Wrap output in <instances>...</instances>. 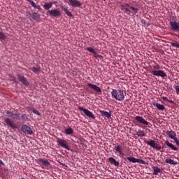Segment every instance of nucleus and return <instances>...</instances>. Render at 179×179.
Wrapping results in <instances>:
<instances>
[{
  "label": "nucleus",
  "instance_id": "obj_12",
  "mask_svg": "<svg viewBox=\"0 0 179 179\" xmlns=\"http://www.w3.org/2000/svg\"><path fill=\"white\" fill-rule=\"evenodd\" d=\"M122 10H124V13H127V15H131L132 14V12L131 10V6L128 3H125V5L122 4L121 5Z\"/></svg>",
  "mask_w": 179,
  "mask_h": 179
},
{
  "label": "nucleus",
  "instance_id": "obj_45",
  "mask_svg": "<svg viewBox=\"0 0 179 179\" xmlns=\"http://www.w3.org/2000/svg\"><path fill=\"white\" fill-rule=\"evenodd\" d=\"M168 103H170L171 104H174V101L169 99Z\"/></svg>",
  "mask_w": 179,
  "mask_h": 179
},
{
  "label": "nucleus",
  "instance_id": "obj_48",
  "mask_svg": "<svg viewBox=\"0 0 179 179\" xmlns=\"http://www.w3.org/2000/svg\"><path fill=\"white\" fill-rule=\"evenodd\" d=\"M59 163H60L61 166H65V167H67V166L65 165V164H62V163H61V162H59Z\"/></svg>",
  "mask_w": 179,
  "mask_h": 179
},
{
  "label": "nucleus",
  "instance_id": "obj_20",
  "mask_svg": "<svg viewBox=\"0 0 179 179\" xmlns=\"http://www.w3.org/2000/svg\"><path fill=\"white\" fill-rule=\"evenodd\" d=\"M27 1L31 3V6H33L34 9H38V10H41V7H40V6H37L36 3H34V1H33L32 0H27Z\"/></svg>",
  "mask_w": 179,
  "mask_h": 179
},
{
  "label": "nucleus",
  "instance_id": "obj_23",
  "mask_svg": "<svg viewBox=\"0 0 179 179\" xmlns=\"http://www.w3.org/2000/svg\"><path fill=\"white\" fill-rule=\"evenodd\" d=\"M66 135H72L73 134V129L71 127H69L64 129Z\"/></svg>",
  "mask_w": 179,
  "mask_h": 179
},
{
  "label": "nucleus",
  "instance_id": "obj_42",
  "mask_svg": "<svg viewBox=\"0 0 179 179\" xmlns=\"http://www.w3.org/2000/svg\"><path fill=\"white\" fill-rule=\"evenodd\" d=\"M162 100H164V101H169V99H167L166 96H162Z\"/></svg>",
  "mask_w": 179,
  "mask_h": 179
},
{
  "label": "nucleus",
  "instance_id": "obj_35",
  "mask_svg": "<svg viewBox=\"0 0 179 179\" xmlns=\"http://www.w3.org/2000/svg\"><path fill=\"white\" fill-rule=\"evenodd\" d=\"M20 120H22V121H27L29 120V117H27V115L26 114H20Z\"/></svg>",
  "mask_w": 179,
  "mask_h": 179
},
{
  "label": "nucleus",
  "instance_id": "obj_2",
  "mask_svg": "<svg viewBox=\"0 0 179 179\" xmlns=\"http://www.w3.org/2000/svg\"><path fill=\"white\" fill-rule=\"evenodd\" d=\"M152 69H154V71H151V73L154 75V76H159L160 78H162L165 79V78H167V74L162 70L160 69V65L157 64L155 66H153Z\"/></svg>",
  "mask_w": 179,
  "mask_h": 179
},
{
  "label": "nucleus",
  "instance_id": "obj_4",
  "mask_svg": "<svg viewBox=\"0 0 179 179\" xmlns=\"http://www.w3.org/2000/svg\"><path fill=\"white\" fill-rule=\"evenodd\" d=\"M78 110H80V111H83L85 115H87V117H88L89 118H92V120H96V116H94V115L93 114V113H92V111L82 106H79Z\"/></svg>",
  "mask_w": 179,
  "mask_h": 179
},
{
  "label": "nucleus",
  "instance_id": "obj_21",
  "mask_svg": "<svg viewBox=\"0 0 179 179\" xmlns=\"http://www.w3.org/2000/svg\"><path fill=\"white\" fill-rule=\"evenodd\" d=\"M29 111H32L34 114H36V115H41V113L37 110V109L33 108V107H28L27 108Z\"/></svg>",
  "mask_w": 179,
  "mask_h": 179
},
{
  "label": "nucleus",
  "instance_id": "obj_17",
  "mask_svg": "<svg viewBox=\"0 0 179 179\" xmlns=\"http://www.w3.org/2000/svg\"><path fill=\"white\" fill-rule=\"evenodd\" d=\"M108 162L111 164H114L115 167H120V162L115 160V158L114 157H110L108 158Z\"/></svg>",
  "mask_w": 179,
  "mask_h": 179
},
{
  "label": "nucleus",
  "instance_id": "obj_19",
  "mask_svg": "<svg viewBox=\"0 0 179 179\" xmlns=\"http://www.w3.org/2000/svg\"><path fill=\"white\" fill-rule=\"evenodd\" d=\"M165 145H166V146H169V148H171V149H172V150H178V148H177V147L174 146V145H173V143H169V141H166L165 142Z\"/></svg>",
  "mask_w": 179,
  "mask_h": 179
},
{
  "label": "nucleus",
  "instance_id": "obj_26",
  "mask_svg": "<svg viewBox=\"0 0 179 179\" xmlns=\"http://www.w3.org/2000/svg\"><path fill=\"white\" fill-rule=\"evenodd\" d=\"M43 8L44 9H45V10H48L49 9H50V8H52V3H45L43 5Z\"/></svg>",
  "mask_w": 179,
  "mask_h": 179
},
{
  "label": "nucleus",
  "instance_id": "obj_49",
  "mask_svg": "<svg viewBox=\"0 0 179 179\" xmlns=\"http://www.w3.org/2000/svg\"><path fill=\"white\" fill-rule=\"evenodd\" d=\"M145 24H147V26H150V23H149V22H145Z\"/></svg>",
  "mask_w": 179,
  "mask_h": 179
},
{
  "label": "nucleus",
  "instance_id": "obj_47",
  "mask_svg": "<svg viewBox=\"0 0 179 179\" xmlns=\"http://www.w3.org/2000/svg\"><path fill=\"white\" fill-rule=\"evenodd\" d=\"M50 3H52V5H55V3H57V1H50Z\"/></svg>",
  "mask_w": 179,
  "mask_h": 179
},
{
  "label": "nucleus",
  "instance_id": "obj_39",
  "mask_svg": "<svg viewBox=\"0 0 179 179\" xmlns=\"http://www.w3.org/2000/svg\"><path fill=\"white\" fill-rule=\"evenodd\" d=\"M14 113H15L14 112L9 111V110H7L6 112V115H8V117H10V118H13Z\"/></svg>",
  "mask_w": 179,
  "mask_h": 179
},
{
  "label": "nucleus",
  "instance_id": "obj_33",
  "mask_svg": "<svg viewBox=\"0 0 179 179\" xmlns=\"http://www.w3.org/2000/svg\"><path fill=\"white\" fill-rule=\"evenodd\" d=\"M130 9L132 12V15H134V13H135V14L138 13V10H139V9H138L137 8L134 7L132 6H130Z\"/></svg>",
  "mask_w": 179,
  "mask_h": 179
},
{
  "label": "nucleus",
  "instance_id": "obj_44",
  "mask_svg": "<svg viewBox=\"0 0 179 179\" xmlns=\"http://www.w3.org/2000/svg\"><path fill=\"white\" fill-rule=\"evenodd\" d=\"M141 22L143 24H146V20H145L144 19H142Z\"/></svg>",
  "mask_w": 179,
  "mask_h": 179
},
{
  "label": "nucleus",
  "instance_id": "obj_22",
  "mask_svg": "<svg viewBox=\"0 0 179 179\" xmlns=\"http://www.w3.org/2000/svg\"><path fill=\"white\" fill-rule=\"evenodd\" d=\"M165 162H166V163H168V164H173V166L178 164V162H177L171 159H165Z\"/></svg>",
  "mask_w": 179,
  "mask_h": 179
},
{
  "label": "nucleus",
  "instance_id": "obj_7",
  "mask_svg": "<svg viewBox=\"0 0 179 179\" xmlns=\"http://www.w3.org/2000/svg\"><path fill=\"white\" fill-rule=\"evenodd\" d=\"M17 77L18 78L20 82H21V83H22L24 86H25L26 87H28V86H29L30 83H29L26 77L21 74H17Z\"/></svg>",
  "mask_w": 179,
  "mask_h": 179
},
{
  "label": "nucleus",
  "instance_id": "obj_37",
  "mask_svg": "<svg viewBox=\"0 0 179 179\" xmlns=\"http://www.w3.org/2000/svg\"><path fill=\"white\" fill-rule=\"evenodd\" d=\"M171 45L172 47H176V48H179V43L177 41H173L171 43Z\"/></svg>",
  "mask_w": 179,
  "mask_h": 179
},
{
  "label": "nucleus",
  "instance_id": "obj_11",
  "mask_svg": "<svg viewBox=\"0 0 179 179\" xmlns=\"http://www.w3.org/2000/svg\"><path fill=\"white\" fill-rule=\"evenodd\" d=\"M169 24L173 31L179 33V22H177V21H170Z\"/></svg>",
  "mask_w": 179,
  "mask_h": 179
},
{
  "label": "nucleus",
  "instance_id": "obj_34",
  "mask_svg": "<svg viewBox=\"0 0 179 179\" xmlns=\"http://www.w3.org/2000/svg\"><path fill=\"white\" fill-rule=\"evenodd\" d=\"M153 170H154V174H155V176H157V174H159V173H160L161 171L160 168L157 166H155L153 168Z\"/></svg>",
  "mask_w": 179,
  "mask_h": 179
},
{
  "label": "nucleus",
  "instance_id": "obj_31",
  "mask_svg": "<svg viewBox=\"0 0 179 179\" xmlns=\"http://www.w3.org/2000/svg\"><path fill=\"white\" fill-rule=\"evenodd\" d=\"M155 106V107H157V108L158 109V110H162L163 111V110H164V106H163V105H162V104H160V103H155L154 104Z\"/></svg>",
  "mask_w": 179,
  "mask_h": 179
},
{
  "label": "nucleus",
  "instance_id": "obj_6",
  "mask_svg": "<svg viewBox=\"0 0 179 179\" xmlns=\"http://www.w3.org/2000/svg\"><path fill=\"white\" fill-rule=\"evenodd\" d=\"M21 131L23 134H26V135H33V130L31 128L26 124H22L21 126Z\"/></svg>",
  "mask_w": 179,
  "mask_h": 179
},
{
  "label": "nucleus",
  "instance_id": "obj_43",
  "mask_svg": "<svg viewBox=\"0 0 179 179\" xmlns=\"http://www.w3.org/2000/svg\"><path fill=\"white\" fill-rule=\"evenodd\" d=\"M96 58H99L100 59H103V56H101V55H98L96 56Z\"/></svg>",
  "mask_w": 179,
  "mask_h": 179
},
{
  "label": "nucleus",
  "instance_id": "obj_32",
  "mask_svg": "<svg viewBox=\"0 0 179 179\" xmlns=\"http://www.w3.org/2000/svg\"><path fill=\"white\" fill-rule=\"evenodd\" d=\"M137 135L140 137L145 136L146 134L145 133V131L139 129L137 131Z\"/></svg>",
  "mask_w": 179,
  "mask_h": 179
},
{
  "label": "nucleus",
  "instance_id": "obj_15",
  "mask_svg": "<svg viewBox=\"0 0 179 179\" xmlns=\"http://www.w3.org/2000/svg\"><path fill=\"white\" fill-rule=\"evenodd\" d=\"M88 87H90L97 93H101V88L94 84L88 83L87 84Z\"/></svg>",
  "mask_w": 179,
  "mask_h": 179
},
{
  "label": "nucleus",
  "instance_id": "obj_40",
  "mask_svg": "<svg viewBox=\"0 0 179 179\" xmlns=\"http://www.w3.org/2000/svg\"><path fill=\"white\" fill-rule=\"evenodd\" d=\"M175 90H176V93H179V85H176V87H175Z\"/></svg>",
  "mask_w": 179,
  "mask_h": 179
},
{
  "label": "nucleus",
  "instance_id": "obj_29",
  "mask_svg": "<svg viewBox=\"0 0 179 179\" xmlns=\"http://www.w3.org/2000/svg\"><path fill=\"white\" fill-rule=\"evenodd\" d=\"M63 10L65 12L66 15H67V16H69V17H72L73 16V14H72V13H71V11H69V10H68V8H64Z\"/></svg>",
  "mask_w": 179,
  "mask_h": 179
},
{
  "label": "nucleus",
  "instance_id": "obj_30",
  "mask_svg": "<svg viewBox=\"0 0 179 179\" xmlns=\"http://www.w3.org/2000/svg\"><path fill=\"white\" fill-rule=\"evenodd\" d=\"M87 50H88L89 52H91L92 54H94L95 55H97V52H96V50H94V48L92 47L87 48Z\"/></svg>",
  "mask_w": 179,
  "mask_h": 179
},
{
  "label": "nucleus",
  "instance_id": "obj_24",
  "mask_svg": "<svg viewBox=\"0 0 179 179\" xmlns=\"http://www.w3.org/2000/svg\"><path fill=\"white\" fill-rule=\"evenodd\" d=\"M32 72H34V73H40V72L41 71V66H37V67H32L31 69Z\"/></svg>",
  "mask_w": 179,
  "mask_h": 179
},
{
  "label": "nucleus",
  "instance_id": "obj_10",
  "mask_svg": "<svg viewBox=\"0 0 179 179\" xmlns=\"http://www.w3.org/2000/svg\"><path fill=\"white\" fill-rule=\"evenodd\" d=\"M48 13H49L50 16H52L53 17H58L61 16V10L55 8L52 10H49L48 11Z\"/></svg>",
  "mask_w": 179,
  "mask_h": 179
},
{
  "label": "nucleus",
  "instance_id": "obj_36",
  "mask_svg": "<svg viewBox=\"0 0 179 179\" xmlns=\"http://www.w3.org/2000/svg\"><path fill=\"white\" fill-rule=\"evenodd\" d=\"M13 120H20V113H14L13 115Z\"/></svg>",
  "mask_w": 179,
  "mask_h": 179
},
{
  "label": "nucleus",
  "instance_id": "obj_41",
  "mask_svg": "<svg viewBox=\"0 0 179 179\" xmlns=\"http://www.w3.org/2000/svg\"><path fill=\"white\" fill-rule=\"evenodd\" d=\"M12 81L14 82V83H19V81H17L15 78H12Z\"/></svg>",
  "mask_w": 179,
  "mask_h": 179
},
{
  "label": "nucleus",
  "instance_id": "obj_38",
  "mask_svg": "<svg viewBox=\"0 0 179 179\" xmlns=\"http://www.w3.org/2000/svg\"><path fill=\"white\" fill-rule=\"evenodd\" d=\"M6 38V35L3 32L0 31V40H5Z\"/></svg>",
  "mask_w": 179,
  "mask_h": 179
},
{
  "label": "nucleus",
  "instance_id": "obj_3",
  "mask_svg": "<svg viewBox=\"0 0 179 179\" xmlns=\"http://www.w3.org/2000/svg\"><path fill=\"white\" fill-rule=\"evenodd\" d=\"M36 163L41 166L43 169H48L50 166H51V164L50 162H48V159L45 158H38L36 161Z\"/></svg>",
  "mask_w": 179,
  "mask_h": 179
},
{
  "label": "nucleus",
  "instance_id": "obj_46",
  "mask_svg": "<svg viewBox=\"0 0 179 179\" xmlns=\"http://www.w3.org/2000/svg\"><path fill=\"white\" fill-rule=\"evenodd\" d=\"M0 164L1 166H5V164L3 163V162L1 159H0Z\"/></svg>",
  "mask_w": 179,
  "mask_h": 179
},
{
  "label": "nucleus",
  "instance_id": "obj_1",
  "mask_svg": "<svg viewBox=\"0 0 179 179\" xmlns=\"http://www.w3.org/2000/svg\"><path fill=\"white\" fill-rule=\"evenodd\" d=\"M112 99L117 100V101H124L125 99V92L121 90L113 89L111 92Z\"/></svg>",
  "mask_w": 179,
  "mask_h": 179
},
{
  "label": "nucleus",
  "instance_id": "obj_28",
  "mask_svg": "<svg viewBox=\"0 0 179 179\" xmlns=\"http://www.w3.org/2000/svg\"><path fill=\"white\" fill-rule=\"evenodd\" d=\"M115 150L120 155H122V148H121V145H116L115 147Z\"/></svg>",
  "mask_w": 179,
  "mask_h": 179
},
{
  "label": "nucleus",
  "instance_id": "obj_14",
  "mask_svg": "<svg viewBox=\"0 0 179 179\" xmlns=\"http://www.w3.org/2000/svg\"><path fill=\"white\" fill-rule=\"evenodd\" d=\"M69 5H71L73 8H79L82 6V3L78 0H69Z\"/></svg>",
  "mask_w": 179,
  "mask_h": 179
},
{
  "label": "nucleus",
  "instance_id": "obj_8",
  "mask_svg": "<svg viewBox=\"0 0 179 179\" xmlns=\"http://www.w3.org/2000/svg\"><path fill=\"white\" fill-rule=\"evenodd\" d=\"M57 143L61 146V148H63V149H66V150H70L69 146H68V142L66 140L58 138L57 141Z\"/></svg>",
  "mask_w": 179,
  "mask_h": 179
},
{
  "label": "nucleus",
  "instance_id": "obj_13",
  "mask_svg": "<svg viewBox=\"0 0 179 179\" xmlns=\"http://www.w3.org/2000/svg\"><path fill=\"white\" fill-rule=\"evenodd\" d=\"M136 121L140 122V124H143V125H150V122H148L142 116H136L135 117Z\"/></svg>",
  "mask_w": 179,
  "mask_h": 179
},
{
  "label": "nucleus",
  "instance_id": "obj_27",
  "mask_svg": "<svg viewBox=\"0 0 179 179\" xmlns=\"http://www.w3.org/2000/svg\"><path fill=\"white\" fill-rule=\"evenodd\" d=\"M32 17L34 19V20H40L41 17H40V14L38 13H32Z\"/></svg>",
  "mask_w": 179,
  "mask_h": 179
},
{
  "label": "nucleus",
  "instance_id": "obj_18",
  "mask_svg": "<svg viewBox=\"0 0 179 179\" xmlns=\"http://www.w3.org/2000/svg\"><path fill=\"white\" fill-rule=\"evenodd\" d=\"M166 135L169 136V137L173 140H174L175 138H177V137H176V136H177V134H176V131H166Z\"/></svg>",
  "mask_w": 179,
  "mask_h": 179
},
{
  "label": "nucleus",
  "instance_id": "obj_25",
  "mask_svg": "<svg viewBox=\"0 0 179 179\" xmlns=\"http://www.w3.org/2000/svg\"><path fill=\"white\" fill-rule=\"evenodd\" d=\"M101 114H102V115H104V117H106V118H108V120L111 118V113L107 111L101 110Z\"/></svg>",
  "mask_w": 179,
  "mask_h": 179
},
{
  "label": "nucleus",
  "instance_id": "obj_9",
  "mask_svg": "<svg viewBox=\"0 0 179 179\" xmlns=\"http://www.w3.org/2000/svg\"><path fill=\"white\" fill-rule=\"evenodd\" d=\"M127 160L130 162V163H141V164H148L146 162L141 159H136L134 157H127Z\"/></svg>",
  "mask_w": 179,
  "mask_h": 179
},
{
  "label": "nucleus",
  "instance_id": "obj_5",
  "mask_svg": "<svg viewBox=\"0 0 179 179\" xmlns=\"http://www.w3.org/2000/svg\"><path fill=\"white\" fill-rule=\"evenodd\" d=\"M146 143L147 145H148V146H150V148H153V149H156V150H162V145L156 143V141H155V140L148 141H146Z\"/></svg>",
  "mask_w": 179,
  "mask_h": 179
},
{
  "label": "nucleus",
  "instance_id": "obj_16",
  "mask_svg": "<svg viewBox=\"0 0 179 179\" xmlns=\"http://www.w3.org/2000/svg\"><path fill=\"white\" fill-rule=\"evenodd\" d=\"M5 122L7 125H9V127H10V128H12L13 129H16L17 128V126L13 124V122H12V120H10V119L9 118H6L5 120Z\"/></svg>",
  "mask_w": 179,
  "mask_h": 179
}]
</instances>
